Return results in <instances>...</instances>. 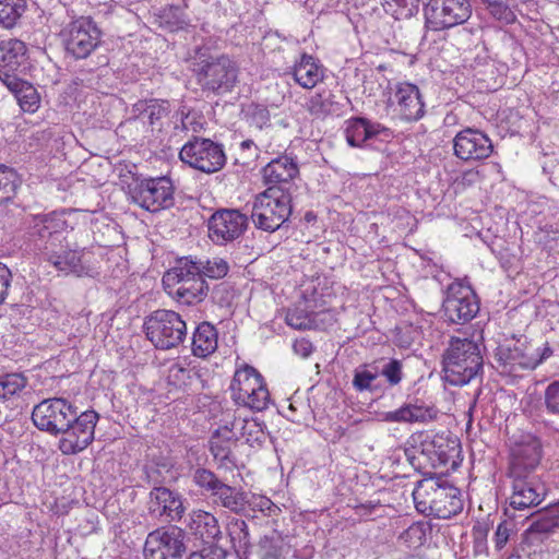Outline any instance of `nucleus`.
I'll use <instances>...</instances> for the list:
<instances>
[{
  "instance_id": "1",
  "label": "nucleus",
  "mask_w": 559,
  "mask_h": 559,
  "mask_svg": "<svg viewBox=\"0 0 559 559\" xmlns=\"http://www.w3.org/2000/svg\"><path fill=\"white\" fill-rule=\"evenodd\" d=\"M192 71L201 90L216 96L231 93L239 83L238 63L227 55L212 56L204 48L195 50Z\"/></svg>"
},
{
  "instance_id": "2",
  "label": "nucleus",
  "mask_w": 559,
  "mask_h": 559,
  "mask_svg": "<svg viewBox=\"0 0 559 559\" xmlns=\"http://www.w3.org/2000/svg\"><path fill=\"white\" fill-rule=\"evenodd\" d=\"M413 498L418 512L438 519H450L463 509L460 490L443 477L430 476L419 480Z\"/></svg>"
},
{
  "instance_id": "3",
  "label": "nucleus",
  "mask_w": 559,
  "mask_h": 559,
  "mask_svg": "<svg viewBox=\"0 0 559 559\" xmlns=\"http://www.w3.org/2000/svg\"><path fill=\"white\" fill-rule=\"evenodd\" d=\"M551 354L548 344L542 348L525 337H512L497 347L495 367L501 374L519 377L525 370L535 369Z\"/></svg>"
},
{
  "instance_id": "4",
  "label": "nucleus",
  "mask_w": 559,
  "mask_h": 559,
  "mask_svg": "<svg viewBox=\"0 0 559 559\" xmlns=\"http://www.w3.org/2000/svg\"><path fill=\"white\" fill-rule=\"evenodd\" d=\"M483 356L477 343L468 338H452L443 356V373L451 385H464L483 369Z\"/></svg>"
},
{
  "instance_id": "5",
  "label": "nucleus",
  "mask_w": 559,
  "mask_h": 559,
  "mask_svg": "<svg viewBox=\"0 0 559 559\" xmlns=\"http://www.w3.org/2000/svg\"><path fill=\"white\" fill-rule=\"evenodd\" d=\"M163 284L170 295L186 305L201 302L209 286L201 275V266L189 258H181L163 276Z\"/></svg>"
},
{
  "instance_id": "6",
  "label": "nucleus",
  "mask_w": 559,
  "mask_h": 559,
  "mask_svg": "<svg viewBox=\"0 0 559 559\" xmlns=\"http://www.w3.org/2000/svg\"><path fill=\"white\" fill-rule=\"evenodd\" d=\"M290 214V192L278 188H266L254 198L251 221L255 228L274 233L282 227Z\"/></svg>"
},
{
  "instance_id": "7",
  "label": "nucleus",
  "mask_w": 559,
  "mask_h": 559,
  "mask_svg": "<svg viewBox=\"0 0 559 559\" xmlns=\"http://www.w3.org/2000/svg\"><path fill=\"white\" fill-rule=\"evenodd\" d=\"M78 211L64 209L34 215L28 222V235L40 254L62 242L63 233L74 227Z\"/></svg>"
},
{
  "instance_id": "8",
  "label": "nucleus",
  "mask_w": 559,
  "mask_h": 559,
  "mask_svg": "<svg viewBox=\"0 0 559 559\" xmlns=\"http://www.w3.org/2000/svg\"><path fill=\"white\" fill-rule=\"evenodd\" d=\"M143 331L152 345L159 350L179 347L187 337V324L173 310L158 309L144 319Z\"/></svg>"
},
{
  "instance_id": "9",
  "label": "nucleus",
  "mask_w": 559,
  "mask_h": 559,
  "mask_svg": "<svg viewBox=\"0 0 559 559\" xmlns=\"http://www.w3.org/2000/svg\"><path fill=\"white\" fill-rule=\"evenodd\" d=\"M231 400L240 406L255 412L266 409L271 394L262 374L252 366L243 364L234 373L229 385Z\"/></svg>"
},
{
  "instance_id": "10",
  "label": "nucleus",
  "mask_w": 559,
  "mask_h": 559,
  "mask_svg": "<svg viewBox=\"0 0 559 559\" xmlns=\"http://www.w3.org/2000/svg\"><path fill=\"white\" fill-rule=\"evenodd\" d=\"M179 157L182 163L206 174L216 173L226 164L223 145L201 136L188 141L181 147Z\"/></svg>"
},
{
  "instance_id": "11",
  "label": "nucleus",
  "mask_w": 559,
  "mask_h": 559,
  "mask_svg": "<svg viewBox=\"0 0 559 559\" xmlns=\"http://www.w3.org/2000/svg\"><path fill=\"white\" fill-rule=\"evenodd\" d=\"M130 198L142 209L156 213L175 204V186L167 176L142 179L131 189Z\"/></svg>"
},
{
  "instance_id": "12",
  "label": "nucleus",
  "mask_w": 559,
  "mask_h": 559,
  "mask_svg": "<svg viewBox=\"0 0 559 559\" xmlns=\"http://www.w3.org/2000/svg\"><path fill=\"white\" fill-rule=\"evenodd\" d=\"M76 407L64 399L55 397L37 404L32 412V420L39 430L58 435L76 419Z\"/></svg>"
},
{
  "instance_id": "13",
  "label": "nucleus",
  "mask_w": 559,
  "mask_h": 559,
  "mask_svg": "<svg viewBox=\"0 0 559 559\" xmlns=\"http://www.w3.org/2000/svg\"><path fill=\"white\" fill-rule=\"evenodd\" d=\"M442 311L447 321L465 324L478 313L479 300L472 287L453 282L445 290Z\"/></svg>"
},
{
  "instance_id": "14",
  "label": "nucleus",
  "mask_w": 559,
  "mask_h": 559,
  "mask_svg": "<svg viewBox=\"0 0 559 559\" xmlns=\"http://www.w3.org/2000/svg\"><path fill=\"white\" fill-rule=\"evenodd\" d=\"M62 45L74 59H84L100 43V31L87 17L69 23L60 33Z\"/></svg>"
},
{
  "instance_id": "15",
  "label": "nucleus",
  "mask_w": 559,
  "mask_h": 559,
  "mask_svg": "<svg viewBox=\"0 0 559 559\" xmlns=\"http://www.w3.org/2000/svg\"><path fill=\"white\" fill-rule=\"evenodd\" d=\"M185 532L177 526L150 533L144 545L145 559H186Z\"/></svg>"
},
{
  "instance_id": "16",
  "label": "nucleus",
  "mask_w": 559,
  "mask_h": 559,
  "mask_svg": "<svg viewBox=\"0 0 559 559\" xmlns=\"http://www.w3.org/2000/svg\"><path fill=\"white\" fill-rule=\"evenodd\" d=\"M425 14L429 28L441 31L465 23L472 7L469 0H430Z\"/></svg>"
},
{
  "instance_id": "17",
  "label": "nucleus",
  "mask_w": 559,
  "mask_h": 559,
  "mask_svg": "<svg viewBox=\"0 0 559 559\" xmlns=\"http://www.w3.org/2000/svg\"><path fill=\"white\" fill-rule=\"evenodd\" d=\"M97 420L98 414L94 411L76 415V419L60 432L62 437L59 440V450L66 455L84 450L94 439Z\"/></svg>"
},
{
  "instance_id": "18",
  "label": "nucleus",
  "mask_w": 559,
  "mask_h": 559,
  "mask_svg": "<svg viewBox=\"0 0 559 559\" xmlns=\"http://www.w3.org/2000/svg\"><path fill=\"white\" fill-rule=\"evenodd\" d=\"M209 237L217 245H225L242 235L248 216L238 210H218L209 219Z\"/></svg>"
},
{
  "instance_id": "19",
  "label": "nucleus",
  "mask_w": 559,
  "mask_h": 559,
  "mask_svg": "<svg viewBox=\"0 0 559 559\" xmlns=\"http://www.w3.org/2000/svg\"><path fill=\"white\" fill-rule=\"evenodd\" d=\"M542 459L539 439L527 435L516 442L510 452L508 475L538 476L536 469Z\"/></svg>"
},
{
  "instance_id": "20",
  "label": "nucleus",
  "mask_w": 559,
  "mask_h": 559,
  "mask_svg": "<svg viewBox=\"0 0 559 559\" xmlns=\"http://www.w3.org/2000/svg\"><path fill=\"white\" fill-rule=\"evenodd\" d=\"M512 480L510 506L525 510L538 506L546 496V486L540 476L508 475Z\"/></svg>"
},
{
  "instance_id": "21",
  "label": "nucleus",
  "mask_w": 559,
  "mask_h": 559,
  "mask_svg": "<svg viewBox=\"0 0 559 559\" xmlns=\"http://www.w3.org/2000/svg\"><path fill=\"white\" fill-rule=\"evenodd\" d=\"M454 154L462 160H480L492 153L491 140L483 132L467 128L453 140Z\"/></svg>"
},
{
  "instance_id": "22",
  "label": "nucleus",
  "mask_w": 559,
  "mask_h": 559,
  "mask_svg": "<svg viewBox=\"0 0 559 559\" xmlns=\"http://www.w3.org/2000/svg\"><path fill=\"white\" fill-rule=\"evenodd\" d=\"M392 104L400 118L407 122L420 120L425 116V102L419 87L413 83L396 84Z\"/></svg>"
},
{
  "instance_id": "23",
  "label": "nucleus",
  "mask_w": 559,
  "mask_h": 559,
  "mask_svg": "<svg viewBox=\"0 0 559 559\" xmlns=\"http://www.w3.org/2000/svg\"><path fill=\"white\" fill-rule=\"evenodd\" d=\"M148 511L153 518L175 522L182 518L185 507L179 493L166 487H155L150 492Z\"/></svg>"
},
{
  "instance_id": "24",
  "label": "nucleus",
  "mask_w": 559,
  "mask_h": 559,
  "mask_svg": "<svg viewBox=\"0 0 559 559\" xmlns=\"http://www.w3.org/2000/svg\"><path fill=\"white\" fill-rule=\"evenodd\" d=\"M487 15L500 26H510L518 22V15L524 16L536 5L535 0H480Z\"/></svg>"
},
{
  "instance_id": "25",
  "label": "nucleus",
  "mask_w": 559,
  "mask_h": 559,
  "mask_svg": "<svg viewBox=\"0 0 559 559\" xmlns=\"http://www.w3.org/2000/svg\"><path fill=\"white\" fill-rule=\"evenodd\" d=\"M299 175V167L294 157L284 154L262 168V177L267 188H278L290 192L293 180Z\"/></svg>"
},
{
  "instance_id": "26",
  "label": "nucleus",
  "mask_w": 559,
  "mask_h": 559,
  "mask_svg": "<svg viewBox=\"0 0 559 559\" xmlns=\"http://www.w3.org/2000/svg\"><path fill=\"white\" fill-rule=\"evenodd\" d=\"M437 417L438 409L436 407L418 401L405 403L400 408L383 414L384 421L400 424H426L436 420Z\"/></svg>"
},
{
  "instance_id": "27",
  "label": "nucleus",
  "mask_w": 559,
  "mask_h": 559,
  "mask_svg": "<svg viewBox=\"0 0 559 559\" xmlns=\"http://www.w3.org/2000/svg\"><path fill=\"white\" fill-rule=\"evenodd\" d=\"M292 74L297 84L311 90L322 81L324 70L312 56L304 53L293 67Z\"/></svg>"
},
{
  "instance_id": "28",
  "label": "nucleus",
  "mask_w": 559,
  "mask_h": 559,
  "mask_svg": "<svg viewBox=\"0 0 559 559\" xmlns=\"http://www.w3.org/2000/svg\"><path fill=\"white\" fill-rule=\"evenodd\" d=\"M218 334L210 322L200 323L192 335L191 349L194 356L205 358L217 349Z\"/></svg>"
},
{
  "instance_id": "29",
  "label": "nucleus",
  "mask_w": 559,
  "mask_h": 559,
  "mask_svg": "<svg viewBox=\"0 0 559 559\" xmlns=\"http://www.w3.org/2000/svg\"><path fill=\"white\" fill-rule=\"evenodd\" d=\"M41 257L51 263L58 271L68 273H79L81 271V257L74 251L66 248L62 242L56 248H49Z\"/></svg>"
},
{
  "instance_id": "30",
  "label": "nucleus",
  "mask_w": 559,
  "mask_h": 559,
  "mask_svg": "<svg viewBox=\"0 0 559 559\" xmlns=\"http://www.w3.org/2000/svg\"><path fill=\"white\" fill-rule=\"evenodd\" d=\"M559 528V501L539 511L531 521L526 532L537 539H543Z\"/></svg>"
},
{
  "instance_id": "31",
  "label": "nucleus",
  "mask_w": 559,
  "mask_h": 559,
  "mask_svg": "<svg viewBox=\"0 0 559 559\" xmlns=\"http://www.w3.org/2000/svg\"><path fill=\"white\" fill-rule=\"evenodd\" d=\"M169 114V103L159 102L157 99L139 100L133 105L132 115L133 121H146L151 126H156L159 121Z\"/></svg>"
},
{
  "instance_id": "32",
  "label": "nucleus",
  "mask_w": 559,
  "mask_h": 559,
  "mask_svg": "<svg viewBox=\"0 0 559 559\" xmlns=\"http://www.w3.org/2000/svg\"><path fill=\"white\" fill-rule=\"evenodd\" d=\"M189 526L206 544L214 542L221 534L216 518L203 510L192 512Z\"/></svg>"
},
{
  "instance_id": "33",
  "label": "nucleus",
  "mask_w": 559,
  "mask_h": 559,
  "mask_svg": "<svg viewBox=\"0 0 559 559\" xmlns=\"http://www.w3.org/2000/svg\"><path fill=\"white\" fill-rule=\"evenodd\" d=\"M306 108L311 116L325 118L341 111L343 105L336 99V95L332 91L321 90L309 98Z\"/></svg>"
},
{
  "instance_id": "34",
  "label": "nucleus",
  "mask_w": 559,
  "mask_h": 559,
  "mask_svg": "<svg viewBox=\"0 0 559 559\" xmlns=\"http://www.w3.org/2000/svg\"><path fill=\"white\" fill-rule=\"evenodd\" d=\"M27 47L17 38L0 39V63L10 70H17L26 61Z\"/></svg>"
},
{
  "instance_id": "35",
  "label": "nucleus",
  "mask_w": 559,
  "mask_h": 559,
  "mask_svg": "<svg viewBox=\"0 0 559 559\" xmlns=\"http://www.w3.org/2000/svg\"><path fill=\"white\" fill-rule=\"evenodd\" d=\"M110 165L112 168L110 174H108L109 181L115 186H120L122 190H126L131 195V189H133L135 182H139V179L135 177V164L115 158V162L110 160Z\"/></svg>"
},
{
  "instance_id": "36",
  "label": "nucleus",
  "mask_w": 559,
  "mask_h": 559,
  "mask_svg": "<svg viewBox=\"0 0 559 559\" xmlns=\"http://www.w3.org/2000/svg\"><path fill=\"white\" fill-rule=\"evenodd\" d=\"M265 425L258 419L235 418L230 424V431L239 432L249 444H262L265 441Z\"/></svg>"
},
{
  "instance_id": "37",
  "label": "nucleus",
  "mask_w": 559,
  "mask_h": 559,
  "mask_svg": "<svg viewBox=\"0 0 559 559\" xmlns=\"http://www.w3.org/2000/svg\"><path fill=\"white\" fill-rule=\"evenodd\" d=\"M231 546L238 557L246 556L251 547L248 524L242 519H231L227 524Z\"/></svg>"
},
{
  "instance_id": "38",
  "label": "nucleus",
  "mask_w": 559,
  "mask_h": 559,
  "mask_svg": "<svg viewBox=\"0 0 559 559\" xmlns=\"http://www.w3.org/2000/svg\"><path fill=\"white\" fill-rule=\"evenodd\" d=\"M28 381L22 373L12 372L0 374V404L20 396Z\"/></svg>"
},
{
  "instance_id": "39",
  "label": "nucleus",
  "mask_w": 559,
  "mask_h": 559,
  "mask_svg": "<svg viewBox=\"0 0 559 559\" xmlns=\"http://www.w3.org/2000/svg\"><path fill=\"white\" fill-rule=\"evenodd\" d=\"M12 94L24 112L34 114L39 109L40 95L37 88L29 82L23 80L16 88V92Z\"/></svg>"
},
{
  "instance_id": "40",
  "label": "nucleus",
  "mask_w": 559,
  "mask_h": 559,
  "mask_svg": "<svg viewBox=\"0 0 559 559\" xmlns=\"http://www.w3.org/2000/svg\"><path fill=\"white\" fill-rule=\"evenodd\" d=\"M212 498L215 503H219L233 512H239L246 503L243 492L236 490V488L225 483H223L219 490Z\"/></svg>"
},
{
  "instance_id": "41",
  "label": "nucleus",
  "mask_w": 559,
  "mask_h": 559,
  "mask_svg": "<svg viewBox=\"0 0 559 559\" xmlns=\"http://www.w3.org/2000/svg\"><path fill=\"white\" fill-rule=\"evenodd\" d=\"M26 0H0V25L12 28L22 17Z\"/></svg>"
},
{
  "instance_id": "42",
  "label": "nucleus",
  "mask_w": 559,
  "mask_h": 559,
  "mask_svg": "<svg viewBox=\"0 0 559 559\" xmlns=\"http://www.w3.org/2000/svg\"><path fill=\"white\" fill-rule=\"evenodd\" d=\"M193 484L203 495L213 497L219 490L223 481L210 469L198 467L192 473Z\"/></svg>"
},
{
  "instance_id": "43",
  "label": "nucleus",
  "mask_w": 559,
  "mask_h": 559,
  "mask_svg": "<svg viewBox=\"0 0 559 559\" xmlns=\"http://www.w3.org/2000/svg\"><path fill=\"white\" fill-rule=\"evenodd\" d=\"M345 136L353 147H360L369 140L367 119L362 117L352 118L346 121Z\"/></svg>"
},
{
  "instance_id": "44",
  "label": "nucleus",
  "mask_w": 559,
  "mask_h": 559,
  "mask_svg": "<svg viewBox=\"0 0 559 559\" xmlns=\"http://www.w3.org/2000/svg\"><path fill=\"white\" fill-rule=\"evenodd\" d=\"M384 11L396 20L412 17L418 11L419 0H382Z\"/></svg>"
},
{
  "instance_id": "45",
  "label": "nucleus",
  "mask_w": 559,
  "mask_h": 559,
  "mask_svg": "<svg viewBox=\"0 0 559 559\" xmlns=\"http://www.w3.org/2000/svg\"><path fill=\"white\" fill-rule=\"evenodd\" d=\"M16 173L5 166L0 164V205L9 202L15 194L16 190Z\"/></svg>"
},
{
  "instance_id": "46",
  "label": "nucleus",
  "mask_w": 559,
  "mask_h": 559,
  "mask_svg": "<svg viewBox=\"0 0 559 559\" xmlns=\"http://www.w3.org/2000/svg\"><path fill=\"white\" fill-rule=\"evenodd\" d=\"M426 525L423 523H413L400 535V542L408 548H418L426 540Z\"/></svg>"
},
{
  "instance_id": "47",
  "label": "nucleus",
  "mask_w": 559,
  "mask_h": 559,
  "mask_svg": "<svg viewBox=\"0 0 559 559\" xmlns=\"http://www.w3.org/2000/svg\"><path fill=\"white\" fill-rule=\"evenodd\" d=\"M201 266V275L218 280L227 275L229 266L228 263L222 258H214L205 262H197Z\"/></svg>"
},
{
  "instance_id": "48",
  "label": "nucleus",
  "mask_w": 559,
  "mask_h": 559,
  "mask_svg": "<svg viewBox=\"0 0 559 559\" xmlns=\"http://www.w3.org/2000/svg\"><path fill=\"white\" fill-rule=\"evenodd\" d=\"M378 379V371H371L366 367L355 370L353 386L359 391H373L376 385L374 381Z\"/></svg>"
},
{
  "instance_id": "49",
  "label": "nucleus",
  "mask_w": 559,
  "mask_h": 559,
  "mask_svg": "<svg viewBox=\"0 0 559 559\" xmlns=\"http://www.w3.org/2000/svg\"><path fill=\"white\" fill-rule=\"evenodd\" d=\"M390 386H395L403 380V364L399 359L388 360L380 371Z\"/></svg>"
},
{
  "instance_id": "50",
  "label": "nucleus",
  "mask_w": 559,
  "mask_h": 559,
  "mask_svg": "<svg viewBox=\"0 0 559 559\" xmlns=\"http://www.w3.org/2000/svg\"><path fill=\"white\" fill-rule=\"evenodd\" d=\"M544 405L547 413L559 416V381H552L545 389Z\"/></svg>"
},
{
  "instance_id": "51",
  "label": "nucleus",
  "mask_w": 559,
  "mask_h": 559,
  "mask_svg": "<svg viewBox=\"0 0 559 559\" xmlns=\"http://www.w3.org/2000/svg\"><path fill=\"white\" fill-rule=\"evenodd\" d=\"M488 525L477 523L474 525L472 534L474 539V552L476 555H481L487 552V535H488Z\"/></svg>"
},
{
  "instance_id": "52",
  "label": "nucleus",
  "mask_w": 559,
  "mask_h": 559,
  "mask_svg": "<svg viewBox=\"0 0 559 559\" xmlns=\"http://www.w3.org/2000/svg\"><path fill=\"white\" fill-rule=\"evenodd\" d=\"M513 532L514 524L512 522L502 521L498 524L493 536V543L497 550H501L507 545Z\"/></svg>"
},
{
  "instance_id": "53",
  "label": "nucleus",
  "mask_w": 559,
  "mask_h": 559,
  "mask_svg": "<svg viewBox=\"0 0 559 559\" xmlns=\"http://www.w3.org/2000/svg\"><path fill=\"white\" fill-rule=\"evenodd\" d=\"M211 453L213 454L214 459L217 461L224 462H231V449L229 441H222V440H211L210 445Z\"/></svg>"
},
{
  "instance_id": "54",
  "label": "nucleus",
  "mask_w": 559,
  "mask_h": 559,
  "mask_svg": "<svg viewBox=\"0 0 559 559\" xmlns=\"http://www.w3.org/2000/svg\"><path fill=\"white\" fill-rule=\"evenodd\" d=\"M286 323L297 330L310 328L311 321L304 310H289L286 314Z\"/></svg>"
},
{
  "instance_id": "55",
  "label": "nucleus",
  "mask_w": 559,
  "mask_h": 559,
  "mask_svg": "<svg viewBox=\"0 0 559 559\" xmlns=\"http://www.w3.org/2000/svg\"><path fill=\"white\" fill-rule=\"evenodd\" d=\"M226 551L215 545H209L203 547L200 551L192 552L189 557L186 556V559H225Z\"/></svg>"
},
{
  "instance_id": "56",
  "label": "nucleus",
  "mask_w": 559,
  "mask_h": 559,
  "mask_svg": "<svg viewBox=\"0 0 559 559\" xmlns=\"http://www.w3.org/2000/svg\"><path fill=\"white\" fill-rule=\"evenodd\" d=\"M15 70H10L0 64V82L11 92H16V88L22 83V79L14 74Z\"/></svg>"
},
{
  "instance_id": "57",
  "label": "nucleus",
  "mask_w": 559,
  "mask_h": 559,
  "mask_svg": "<svg viewBox=\"0 0 559 559\" xmlns=\"http://www.w3.org/2000/svg\"><path fill=\"white\" fill-rule=\"evenodd\" d=\"M12 277L11 270L0 262V304H2L9 295Z\"/></svg>"
},
{
  "instance_id": "58",
  "label": "nucleus",
  "mask_w": 559,
  "mask_h": 559,
  "mask_svg": "<svg viewBox=\"0 0 559 559\" xmlns=\"http://www.w3.org/2000/svg\"><path fill=\"white\" fill-rule=\"evenodd\" d=\"M188 369L185 368L182 365L176 362L173 364L168 368V382L174 385H179L181 383H185L186 378L188 377Z\"/></svg>"
},
{
  "instance_id": "59",
  "label": "nucleus",
  "mask_w": 559,
  "mask_h": 559,
  "mask_svg": "<svg viewBox=\"0 0 559 559\" xmlns=\"http://www.w3.org/2000/svg\"><path fill=\"white\" fill-rule=\"evenodd\" d=\"M270 111L263 105H254L251 108V120L254 124L262 128L270 122Z\"/></svg>"
},
{
  "instance_id": "60",
  "label": "nucleus",
  "mask_w": 559,
  "mask_h": 559,
  "mask_svg": "<svg viewBox=\"0 0 559 559\" xmlns=\"http://www.w3.org/2000/svg\"><path fill=\"white\" fill-rule=\"evenodd\" d=\"M295 354L302 358H307L313 352L312 343L306 338L296 340L293 344Z\"/></svg>"
},
{
  "instance_id": "61",
  "label": "nucleus",
  "mask_w": 559,
  "mask_h": 559,
  "mask_svg": "<svg viewBox=\"0 0 559 559\" xmlns=\"http://www.w3.org/2000/svg\"><path fill=\"white\" fill-rule=\"evenodd\" d=\"M367 128H368L369 140L372 138L380 136V135L389 136V134H390V130L386 127H384L378 122H371L368 119H367Z\"/></svg>"
},
{
  "instance_id": "62",
  "label": "nucleus",
  "mask_w": 559,
  "mask_h": 559,
  "mask_svg": "<svg viewBox=\"0 0 559 559\" xmlns=\"http://www.w3.org/2000/svg\"><path fill=\"white\" fill-rule=\"evenodd\" d=\"M379 507L380 506L377 503L367 502V503H361L359 506H356L355 511H356L357 515H359L361 518H367V516H370L372 514V511Z\"/></svg>"
},
{
  "instance_id": "63",
  "label": "nucleus",
  "mask_w": 559,
  "mask_h": 559,
  "mask_svg": "<svg viewBox=\"0 0 559 559\" xmlns=\"http://www.w3.org/2000/svg\"><path fill=\"white\" fill-rule=\"evenodd\" d=\"M261 511H270L273 507V502L265 497L259 498V503L257 504Z\"/></svg>"
},
{
  "instance_id": "64",
  "label": "nucleus",
  "mask_w": 559,
  "mask_h": 559,
  "mask_svg": "<svg viewBox=\"0 0 559 559\" xmlns=\"http://www.w3.org/2000/svg\"><path fill=\"white\" fill-rule=\"evenodd\" d=\"M404 453H405L407 461L411 463V465L414 467H417L418 465L416 464V457L414 455V451L409 450V449H405Z\"/></svg>"
}]
</instances>
